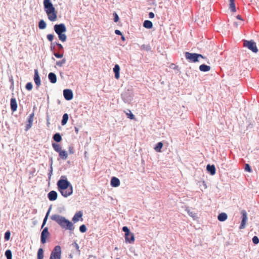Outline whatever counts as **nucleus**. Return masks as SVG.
<instances>
[{"label":"nucleus","mask_w":259,"mask_h":259,"mask_svg":"<svg viewBox=\"0 0 259 259\" xmlns=\"http://www.w3.org/2000/svg\"><path fill=\"white\" fill-rule=\"evenodd\" d=\"M68 120V114L67 113H65L63 115V118H62V120L61 121V124L62 125H64L65 124H66L67 121Z\"/></svg>","instance_id":"28"},{"label":"nucleus","mask_w":259,"mask_h":259,"mask_svg":"<svg viewBox=\"0 0 259 259\" xmlns=\"http://www.w3.org/2000/svg\"><path fill=\"white\" fill-rule=\"evenodd\" d=\"M111 185L113 187H117L120 185L119 180L116 178L113 177L111 180Z\"/></svg>","instance_id":"16"},{"label":"nucleus","mask_w":259,"mask_h":259,"mask_svg":"<svg viewBox=\"0 0 259 259\" xmlns=\"http://www.w3.org/2000/svg\"><path fill=\"white\" fill-rule=\"evenodd\" d=\"M227 217L228 216L226 213L222 212L219 214L218 219L221 222H223L227 220Z\"/></svg>","instance_id":"21"},{"label":"nucleus","mask_w":259,"mask_h":259,"mask_svg":"<svg viewBox=\"0 0 259 259\" xmlns=\"http://www.w3.org/2000/svg\"><path fill=\"white\" fill-rule=\"evenodd\" d=\"M10 232L9 231H7L5 233V239L6 240H9L10 238Z\"/></svg>","instance_id":"41"},{"label":"nucleus","mask_w":259,"mask_h":259,"mask_svg":"<svg viewBox=\"0 0 259 259\" xmlns=\"http://www.w3.org/2000/svg\"><path fill=\"white\" fill-rule=\"evenodd\" d=\"M245 170L249 172L252 171L250 165L247 163L245 164Z\"/></svg>","instance_id":"39"},{"label":"nucleus","mask_w":259,"mask_h":259,"mask_svg":"<svg viewBox=\"0 0 259 259\" xmlns=\"http://www.w3.org/2000/svg\"><path fill=\"white\" fill-rule=\"evenodd\" d=\"M243 45L244 47L247 48L253 53H257L258 52V49L256 47V43L252 40H244Z\"/></svg>","instance_id":"7"},{"label":"nucleus","mask_w":259,"mask_h":259,"mask_svg":"<svg viewBox=\"0 0 259 259\" xmlns=\"http://www.w3.org/2000/svg\"><path fill=\"white\" fill-rule=\"evenodd\" d=\"M50 233L48 231V228L46 227L44 229L41 233V242L44 244L46 242L47 238L49 237Z\"/></svg>","instance_id":"10"},{"label":"nucleus","mask_w":259,"mask_h":259,"mask_svg":"<svg viewBox=\"0 0 259 259\" xmlns=\"http://www.w3.org/2000/svg\"><path fill=\"white\" fill-rule=\"evenodd\" d=\"M63 95L67 100H70L73 98V93L71 90L65 89L63 91Z\"/></svg>","instance_id":"11"},{"label":"nucleus","mask_w":259,"mask_h":259,"mask_svg":"<svg viewBox=\"0 0 259 259\" xmlns=\"http://www.w3.org/2000/svg\"><path fill=\"white\" fill-rule=\"evenodd\" d=\"M236 18H237L238 19H239V20H243V19H242V18L241 16L240 15H237V17H236Z\"/></svg>","instance_id":"48"},{"label":"nucleus","mask_w":259,"mask_h":259,"mask_svg":"<svg viewBox=\"0 0 259 259\" xmlns=\"http://www.w3.org/2000/svg\"><path fill=\"white\" fill-rule=\"evenodd\" d=\"M57 193L55 191H50L48 195V198L50 201H54L56 200L57 198Z\"/></svg>","instance_id":"15"},{"label":"nucleus","mask_w":259,"mask_h":259,"mask_svg":"<svg viewBox=\"0 0 259 259\" xmlns=\"http://www.w3.org/2000/svg\"><path fill=\"white\" fill-rule=\"evenodd\" d=\"M113 71L115 73V77L116 79H118L119 78V71L120 67L118 64H116L113 68Z\"/></svg>","instance_id":"19"},{"label":"nucleus","mask_w":259,"mask_h":259,"mask_svg":"<svg viewBox=\"0 0 259 259\" xmlns=\"http://www.w3.org/2000/svg\"><path fill=\"white\" fill-rule=\"evenodd\" d=\"M235 24H236V26H237V24H236V23H235Z\"/></svg>","instance_id":"54"},{"label":"nucleus","mask_w":259,"mask_h":259,"mask_svg":"<svg viewBox=\"0 0 259 259\" xmlns=\"http://www.w3.org/2000/svg\"><path fill=\"white\" fill-rule=\"evenodd\" d=\"M116 259H120V258H116Z\"/></svg>","instance_id":"56"},{"label":"nucleus","mask_w":259,"mask_h":259,"mask_svg":"<svg viewBox=\"0 0 259 259\" xmlns=\"http://www.w3.org/2000/svg\"><path fill=\"white\" fill-rule=\"evenodd\" d=\"M44 257V250L40 248L37 252V259H42Z\"/></svg>","instance_id":"31"},{"label":"nucleus","mask_w":259,"mask_h":259,"mask_svg":"<svg viewBox=\"0 0 259 259\" xmlns=\"http://www.w3.org/2000/svg\"><path fill=\"white\" fill-rule=\"evenodd\" d=\"M53 139L57 142H59L62 140V137L59 133L55 134L53 136Z\"/></svg>","instance_id":"30"},{"label":"nucleus","mask_w":259,"mask_h":259,"mask_svg":"<svg viewBox=\"0 0 259 259\" xmlns=\"http://www.w3.org/2000/svg\"><path fill=\"white\" fill-rule=\"evenodd\" d=\"M10 105L11 110L13 111H15L17 108V104L15 98H12L10 101Z\"/></svg>","instance_id":"17"},{"label":"nucleus","mask_w":259,"mask_h":259,"mask_svg":"<svg viewBox=\"0 0 259 259\" xmlns=\"http://www.w3.org/2000/svg\"><path fill=\"white\" fill-rule=\"evenodd\" d=\"M51 219L58 223L63 229L70 231H72L74 229L73 224L64 217L55 214L51 217Z\"/></svg>","instance_id":"2"},{"label":"nucleus","mask_w":259,"mask_h":259,"mask_svg":"<svg viewBox=\"0 0 259 259\" xmlns=\"http://www.w3.org/2000/svg\"><path fill=\"white\" fill-rule=\"evenodd\" d=\"M126 114L128 116V117L131 119H134L135 118L134 115L132 113L130 110H129V113H126Z\"/></svg>","instance_id":"40"},{"label":"nucleus","mask_w":259,"mask_h":259,"mask_svg":"<svg viewBox=\"0 0 259 259\" xmlns=\"http://www.w3.org/2000/svg\"><path fill=\"white\" fill-rule=\"evenodd\" d=\"M252 242L255 244H258L259 243V239H258V238L257 236H254L252 238Z\"/></svg>","instance_id":"38"},{"label":"nucleus","mask_w":259,"mask_h":259,"mask_svg":"<svg viewBox=\"0 0 259 259\" xmlns=\"http://www.w3.org/2000/svg\"><path fill=\"white\" fill-rule=\"evenodd\" d=\"M241 213L242 214V221L239 227V229H243L245 227V225L247 220V216L246 212L245 210H242Z\"/></svg>","instance_id":"9"},{"label":"nucleus","mask_w":259,"mask_h":259,"mask_svg":"<svg viewBox=\"0 0 259 259\" xmlns=\"http://www.w3.org/2000/svg\"><path fill=\"white\" fill-rule=\"evenodd\" d=\"M47 37L48 39L50 41H52L54 38V35H53L52 34H49L47 35Z\"/></svg>","instance_id":"42"},{"label":"nucleus","mask_w":259,"mask_h":259,"mask_svg":"<svg viewBox=\"0 0 259 259\" xmlns=\"http://www.w3.org/2000/svg\"><path fill=\"white\" fill-rule=\"evenodd\" d=\"M57 186L58 190L64 197H67L72 194V186L67 180H59L57 182Z\"/></svg>","instance_id":"1"},{"label":"nucleus","mask_w":259,"mask_h":259,"mask_svg":"<svg viewBox=\"0 0 259 259\" xmlns=\"http://www.w3.org/2000/svg\"><path fill=\"white\" fill-rule=\"evenodd\" d=\"M44 6L45 11L47 14L48 19L51 21H56L57 17V12L55 10V9L52 3L50 2V0H44Z\"/></svg>","instance_id":"3"},{"label":"nucleus","mask_w":259,"mask_h":259,"mask_svg":"<svg viewBox=\"0 0 259 259\" xmlns=\"http://www.w3.org/2000/svg\"><path fill=\"white\" fill-rule=\"evenodd\" d=\"M207 169L210 173V174L211 175H213L215 173V168L213 165H207Z\"/></svg>","instance_id":"24"},{"label":"nucleus","mask_w":259,"mask_h":259,"mask_svg":"<svg viewBox=\"0 0 259 259\" xmlns=\"http://www.w3.org/2000/svg\"><path fill=\"white\" fill-rule=\"evenodd\" d=\"M48 78L52 83H55L57 82V77L54 73L50 72L48 75Z\"/></svg>","instance_id":"18"},{"label":"nucleus","mask_w":259,"mask_h":259,"mask_svg":"<svg viewBox=\"0 0 259 259\" xmlns=\"http://www.w3.org/2000/svg\"><path fill=\"white\" fill-rule=\"evenodd\" d=\"M51 209V208H50L49 210H48V212L47 213V214L45 218V219H44V221H43V223H42V226H41V228H43L44 226L45 225L46 223V222H47V220L48 219V215H49V212H50V210Z\"/></svg>","instance_id":"34"},{"label":"nucleus","mask_w":259,"mask_h":259,"mask_svg":"<svg viewBox=\"0 0 259 259\" xmlns=\"http://www.w3.org/2000/svg\"><path fill=\"white\" fill-rule=\"evenodd\" d=\"M121 39H122V40H125V38H124V37L123 36H122V37H121Z\"/></svg>","instance_id":"51"},{"label":"nucleus","mask_w":259,"mask_h":259,"mask_svg":"<svg viewBox=\"0 0 259 259\" xmlns=\"http://www.w3.org/2000/svg\"><path fill=\"white\" fill-rule=\"evenodd\" d=\"M185 57L187 60H189L192 62H196L198 61V58L199 57L202 58H204L203 56L201 54L191 53L188 52L185 53Z\"/></svg>","instance_id":"6"},{"label":"nucleus","mask_w":259,"mask_h":259,"mask_svg":"<svg viewBox=\"0 0 259 259\" xmlns=\"http://www.w3.org/2000/svg\"><path fill=\"white\" fill-rule=\"evenodd\" d=\"M235 24H236V26H237V24H236V23H235Z\"/></svg>","instance_id":"55"},{"label":"nucleus","mask_w":259,"mask_h":259,"mask_svg":"<svg viewBox=\"0 0 259 259\" xmlns=\"http://www.w3.org/2000/svg\"><path fill=\"white\" fill-rule=\"evenodd\" d=\"M59 154V156L60 158L63 160H66L68 157L67 152L65 151L61 150L60 152H58Z\"/></svg>","instance_id":"20"},{"label":"nucleus","mask_w":259,"mask_h":259,"mask_svg":"<svg viewBox=\"0 0 259 259\" xmlns=\"http://www.w3.org/2000/svg\"><path fill=\"white\" fill-rule=\"evenodd\" d=\"M38 27L40 29H44L46 27V23L43 20H41L39 22Z\"/></svg>","instance_id":"32"},{"label":"nucleus","mask_w":259,"mask_h":259,"mask_svg":"<svg viewBox=\"0 0 259 259\" xmlns=\"http://www.w3.org/2000/svg\"><path fill=\"white\" fill-rule=\"evenodd\" d=\"M54 30L58 35L59 38L60 40L63 42L66 41L67 36L64 33L66 31V28L64 24H56L54 26Z\"/></svg>","instance_id":"4"},{"label":"nucleus","mask_w":259,"mask_h":259,"mask_svg":"<svg viewBox=\"0 0 259 259\" xmlns=\"http://www.w3.org/2000/svg\"><path fill=\"white\" fill-rule=\"evenodd\" d=\"M61 253L60 246H56L51 253L50 259H61Z\"/></svg>","instance_id":"8"},{"label":"nucleus","mask_w":259,"mask_h":259,"mask_svg":"<svg viewBox=\"0 0 259 259\" xmlns=\"http://www.w3.org/2000/svg\"><path fill=\"white\" fill-rule=\"evenodd\" d=\"M34 81L37 87H39L40 85L41 81L37 69L34 70Z\"/></svg>","instance_id":"12"},{"label":"nucleus","mask_w":259,"mask_h":259,"mask_svg":"<svg viewBox=\"0 0 259 259\" xmlns=\"http://www.w3.org/2000/svg\"><path fill=\"white\" fill-rule=\"evenodd\" d=\"M199 69L201 71L206 72L210 70V67L205 64H202L199 66Z\"/></svg>","instance_id":"23"},{"label":"nucleus","mask_w":259,"mask_h":259,"mask_svg":"<svg viewBox=\"0 0 259 259\" xmlns=\"http://www.w3.org/2000/svg\"><path fill=\"white\" fill-rule=\"evenodd\" d=\"M26 89L28 91H31L32 89V84L31 82H28L26 86Z\"/></svg>","instance_id":"36"},{"label":"nucleus","mask_w":259,"mask_h":259,"mask_svg":"<svg viewBox=\"0 0 259 259\" xmlns=\"http://www.w3.org/2000/svg\"><path fill=\"white\" fill-rule=\"evenodd\" d=\"M122 231L125 232V241L126 243H134L135 241V236L134 233L130 232L126 226L122 228Z\"/></svg>","instance_id":"5"},{"label":"nucleus","mask_w":259,"mask_h":259,"mask_svg":"<svg viewBox=\"0 0 259 259\" xmlns=\"http://www.w3.org/2000/svg\"><path fill=\"white\" fill-rule=\"evenodd\" d=\"M52 146H53L54 149L58 153L62 150V148H61V146L58 144L53 143Z\"/></svg>","instance_id":"29"},{"label":"nucleus","mask_w":259,"mask_h":259,"mask_svg":"<svg viewBox=\"0 0 259 259\" xmlns=\"http://www.w3.org/2000/svg\"><path fill=\"white\" fill-rule=\"evenodd\" d=\"M114 22H117L119 20L118 16L116 13H115L114 14Z\"/></svg>","instance_id":"44"},{"label":"nucleus","mask_w":259,"mask_h":259,"mask_svg":"<svg viewBox=\"0 0 259 259\" xmlns=\"http://www.w3.org/2000/svg\"><path fill=\"white\" fill-rule=\"evenodd\" d=\"M115 250H117V249H118L117 247H116L115 248Z\"/></svg>","instance_id":"53"},{"label":"nucleus","mask_w":259,"mask_h":259,"mask_svg":"<svg viewBox=\"0 0 259 259\" xmlns=\"http://www.w3.org/2000/svg\"><path fill=\"white\" fill-rule=\"evenodd\" d=\"M66 62V60L65 59H63L61 61H59L57 62L56 64L59 66H62Z\"/></svg>","instance_id":"37"},{"label":"nucleus","mask_w":259,"mask_h":259,"mask_svg":"<svg viewBox=\"0 0 259 259\" xmlns=\"http://www.w3.org/2000/svg\"><path fill=\"white\" fill-rule=\"evenodd\" d=\"M186 211L187 212V213L189 214L190 216L193 218L194 220L197 219V214L194 211H191L188 208H187L186 209Z\"/></svg>","instance_id":"26"},{"label":"nucleus","mask_w":259,"mask_h":259,"mask_svg":"<svg viewBox=\"0 0 259 259\" xmlns=\"http://www.w3.org/2000/svg\"><path fill=\"white\" fill-rule=\"evenodd\" d=\"M34 116V113L33 112L29 115V117L28 118L27 123L26 124V130H29L32 126Z\"/></svg>","instance_id":"13"},{"label":"nucleus","mask_w":259,"mask_h":259,"mask_svg":"<svg viewBox=\"0 0 259 259\" xmlns=\"http://www.w3.org/2000/svg\"><path fill=\"white\" fill-rule=\"evenodd\" d=\"M73 245H74V246L75 247V248H76V249H77L78 251H79V247L78 245L76 242H74V243H73Z\"/></svg>","instance_id":"46"},{"label":"nucleus","mask_w":259,"mask_h":259,"mask_svg":"<svg viewBox=\"0 0 259 259\" xmlns=\"http://www.w3.org/2000/svg\"><path fill=\"white\" fill-rule=\"evenodd\" d=\"M75 128V133H76V134H78V131H79L78 128L77 127H75V128Z\"/></svg>","instance_id":"50"},{"label":"nucleus","mask_w":259,"mask_h":259,"mask_svg":"<svg viewBox=\"0 0 259 259\" xmlns=\"http://www.w3.org/2000/svg\"><path fill=\"white\" fill-rule=\"evenodd\" d=\"M57 45L58 46V47L60 48V49H62L63 48V46L61 44H57Z\"/></svg>","instance_id":"49"},{"label":"nucleus","mask_w":259,"mask_h":259,"mask_svg":"<svg viewBox=\"0 0 259 259\" xmlns=\"http://www.w3.org/2000/svg\"><path fill=\"white\" fill-rule=\"evenodd\" d=\"M154 17V14L153 12H150L149 13V17L150 18H153Z\"/></svg>","instance_id":"45"},{"label":"nucleus","mask_w":259,"mask_h":259,"mask_svg":"<svg viewBox=\"0 0 259 259\" xmlns=\"http://www.w3.org/2000/svg\"><path fill=\"white\" fill-rule=\"evenodd\" d=\"M163 147V143L161 142H158L156 146L154 147V150L158 152L161 151V148Z\"/></svg>","instance_id":"27"},{"label":"nucleus","mask_w":259,"mask_h":259,"mask_svg":"<svg viewBox=\"0 0 259 259\" xmlns=\"http://www.w3.org/2000/svg\"><path fill=\"white\" fill-rule=\"evenodd\" d=\"M5 255L7 259H12V252L10 250H7L6 251Z\"/></svg>","instance_id":"33"},{"label":"nucleus","mask_w":259,"mask_h":259,"mask_svg":"<svg viewBox=\"0 0 259 259\" xmlns=\"http://www.w3.org/2000/svg\"><path fill=\"white\" fill-rule=\"evenodd\" d=\"M229 8L230 10L233 12H235L236 11L235 5V1L234 0H229Z\"/></svg>","instance_id":"22"},{"label":"nucleus","mask_w":259,"mask_h":259,"mask_svg":"<svg viewBox=\"0 0 259 259\" xmlns=\"http://www.w3.org/2000/svg\"><path fill=\"white\" fill-rule=\"evenodd\" d=\"M143 26L144 27L150 29L153 27V24L151 21L149 20H145L143 23Z\"/></svg>","instance_id":"25"},{"label":"nucleus","mask_w":259,"mask_h":259,"mask_svg":"<svg viewBox=\"0 0 259 259\" xmlns=\"http://www.w3.org/2000/svg\"><path fill=\"white\" fill-rule=\"evenodd\" d=\"M54 56L58 58H61L63 57V55L62 54H58L56 53H54Z\"/></svg>","instance_id":"43"},{"label":"nucleus","mask_w":259,"mask_h":259,"mask_svg":"<svg viewBox=\"0 0 259 259\" xmlns=\"http://www.w3.org/2000/svg\"><path fill=\"white\" fill-rule=\"evenodd\" d=\"M69 256H70V258H72V255H71V254H70V255H69Z\"/></svg>","instance_id":"52"},{"label":"nucleus","mask_w":259,"mask_h":259,"mask_svg":"<svg viewBox=\"0 0 259 259\" xmlns=\"http://www.w3.org/2000/svg\"><path fill=\"white\" fill-rule=\"evenodd\" d=\"M82 213L81 211H79L77 212L74 217L72 218V221L75 223L79 220L82 221Z\"/></svg>","instance_id":"14"},{"label":"nucleus","mask_w":259,"mask_h":259,"mask_svg":"<svg viewBox=\"0 0 259 259\" xmlns=\"http://www.w3.org/2000/svg\"><path fill=\"white\" fill-rule=\"evenodd\" d=\"M115 34H116L117 35H122L121 32L119 30H115Z\"/></svg>","instance_id":"47"},{"label":"nucleus","mask_w":259,"mask_h":259,"mask_svg":"<svg viewBox=\"0 0 259 259\" xmlns=\"http://www.w3.org/2000/svg\"><path fill=\"white\" fill-rule=\"evenodd\" d=\"M79 231L81 233H84L87 231V228L86 226L84 225H82L79 227Z\"/></svg>","instance_id":"35"}]
</instances>
